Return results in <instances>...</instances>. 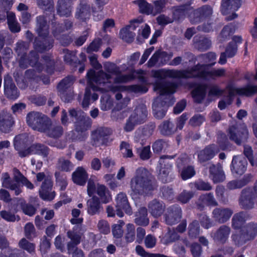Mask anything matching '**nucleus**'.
<instances>
[{
	"label": "nucleus",
	"mask_w": 257,
	"mask_h": 257,
	"mask_svg": "<svg viewBox=\"0 0 257 257\" xmlns=\"http://www.w3.org/2000/svg\"><path fill=\"white\" fill-rule=\"evenodd\" d=\"M233 211L229 208H216L213 211V217L218 222L223 223L231 217Z\"/></svg>",
	"instance_id": "c756f323"
},
{
	"label": "nucleus",
	"mask_w": 257,
	"mask_h": 257,
	"mask_svg": "<svg viewBox=\"0 0 257 257\" xmlns=\"http://www.w3.org/2000/svg\"><path fill=\"white\" fill-rule=\"evenodd\" d=\"M119 35L120 38L127 42H132L135 36L133 30L127 26L120 30Z\"/></svg>",
	"instance_id": "6e6d98bb"
},
{
	"label": "nucleus",
	"mask_w": 257,
	"mask_h": 257,
	"mask_svg": "<svg viewBox=\"0 0 257 257\" xmlns=\"http://www.w3.org/2000/svg\"><path fill=\"white\" fill-rule=\"evenodd\" d=\"M1 182L3 187L14 190L16 195H19L22 192L20 185L12 180L8 173L2 174Z\"/></svg>",
	"instance_id": "bb28decb"
},
{
	"label": "nucleus",
	"mask_w": 257,
	"mask_h": 257,
	"mask_svg": "<svg viewBox=\"0 0 257 257\" xmlns=\"http://www.w3.org/2000/svg\"><path fill=\"white\" fill-rule=\"evenodd\" d=\"M247 218L246 214L244 212L236 213L232 219V226L235 229L241 227Z\"/></svg>",
	"instance_id": "de8ad7c7"
},
{
	"label": "nucleus",
	"mask_w": 257,
	"mask_h": 257,
	"mask_svg": "<svg viewBox=\"0 0 257 257\" xmlns=\"http://www.w3.org/2000/svg\"><path fill=\"white\" fill-rule=\"evenodd\" d=\"M161 133L165 136H169L176 131L174 124L169 120L164 121L159 126Z\"/></svg>",
	"instance_id": "49530a36"
},
{
	"label": "nucleus",
	"mask_w": 257,
	"mask_h": 257,
	"mask_svg": "<svg viewBox=\"0 0 257 257\" xmlns=\"http://www.w3.org/2000/svg\"><path fill=\"white\" fill-rule=\"evenodd\" d=\"M67 236L71 239L67 244V248L69 253L73 252V250L77 248L76 246L80 243L81 241V235L72 230H69L67 233Z\"/></svg>",
	"instance_id": "58836bf2"
},
{
	"label": "nucleus",
	"mask_w": 257,
	"mask_h": 257,
	"mask_svg": "<svg viewBox=\"0 0 257 257\" xmlns=\"http://www.w3.org/2000/svg\"><path fill=\"white\" fill-rule=\"evenodd\" d=\"M195 174L194 168L192 166L184 168L181 173L182 178L184 180H187L194 176Z\"/></svg>",
	"instance_id": "774afa93"
},
{
	"label": "nucleus",
	"mask_w": 257,
	"mask_h": 257,
	"mask_svg": "<svg viewBox=\"0 0 257 257\" xmlns=\"http://www.w3.org/2000/svg\"><path fill=\"white\" fill-rule=\"evenodd\" d=\"M112 131L107 127H99L96 128L92 134V139L94 143L100 142L101 143H104L105 138L110 136Z\"/></svg>",
	"instance_id": "473e14b6"
},
{
	"label": "nucleus",
	"mask_w": 257,
	"mask_h": 257,
	"mask_svg": "<svg viewBox=\"0 0 257 257\" xmlns=\"http://www.w3.org/2000/svg\"><path fill=\"white\" fill-rule=\"evenodd\" d=\"M192 8L190 5H181L172 8V17L174 19H179L184 17L186 14L191 12Z\"/></svg>",
	"instance_id": "a19ab883"
},
{
	"label": "nucleus",
	"mask_w": 257,
	"mask_h": 257,
	"mask_svg": "<svg viewBox=\"0 0 257 257\" xmlns=\"http://www.w3.org/2000/svg\"><path fill=\"white\" fill-rule=\"evenodd\" d=\"M209 176L214 183H219L225 179V175L220 164H211L209 167Z\"/></svg>",
	"instance_id": "b1692460"
},
{
	"label": "nucleus",
	"mask_w": 257,
	"mask_h": 257,
	"mask_svg": "<svg viewBox=\"0 0 257 257\" xmlns=\"http://www.w3.org/2000/svg\"><path fill=\"white\" fill-rule=\"evenodd\" d=\"M160 70L153 71V76L158 79L154 84V89L160 93V96L155 99L152 107L154 116L156 118L161 119L165 115L169 105L167 101H163L162 100L164 99V97L166 98L167 97H171L169 94L175 92L177 86L174 83L165 82L164 79L167 77L162 78L156 76L155 73Z\"/></svg>",
	"instance_id": "f03ea898"
},
{
	"label": "nucleus",
	"mask_w": 257,
	"mask_h": 257,
	"mask_svg": "<svg viewBox=\"0 0 257 257\" xmlns=\"http://www.w3.org/2000/svg\"><path fill=\"white\" fill-rule=\"evenodd\" d=\"M166 2L165 0L155 1L153 2V5H151L150 9V15L155 16L162 12L165 8Z\"/></svg>",
	"instance_id": "864d4df0"
},
{
	"label": "nucleus",
	"mask_w": 257,
	"mask_h": 257,
	"mask_svg": "<svg viewBox=\"0 0 257 257\" xmlns=\"http://www.w3.org/2000/svg\"><path fill=\"white\" fill-rule=\"evenodd\" d=\"M73 5V0H58L56 6L57 13L61 16H70L72 13Z\"/></svg>",
	"instance_id": "5701e85b"
},
{
	"label": "nucleus",
	"mask_w": 257,
	"mask_h": 257,
	"mask_svg": "<svg viewBox=\"0 0 257 257\" xmlns=\"http://www.w3.org/2000/svg\"><path fill=\"white\" fill-rule=\"evenodd\" d=\"M29 150H30V154H38L44 157H47L49 152V149L47 146L39 143L33 144L29 148Z\"/></svg>",
	"instance_id": "c03bdc74"
},
{
	"label": "nucleus",
	"mask_w": 257,
	"mask_h": 257,
	"mask_svg": "<svg viewBox=\"0 0 257 257\" xmlns=\"http://www.w3.org/2000/svg\"><path fill=\"white\" fill-rule=\"evenodd\" d=\"M112 104V100L108 96L105 95L102 97L100 107L102 110L105 111L110 109Z\"/></svg>",
	"instance_id": "69168bd1"
},
{
	"label": "nucleus",
	"mask_w": 257,
	"mask_h": 257,
	"mask_svg": "<svg viewBox=\"0 0 257 257\" xmlns=\"http://www.w3.org/2000/svg\"><path fill=\"white\" fill-rule=\"evenodd\" d=\"M36 51L42 52L49 50L52 47V42L48 39H44L41 42L39 39H36L34 43Z\"/></svg>",
	"instance_id": "8fccbe9b"
},
{
	"label": "nucleus",
	"mask_w": 257,
	"mask_h": 257,
	"mask_svg": "<svg viewBox=\"0 0 257 257\" xmlns=\"http://www.w3.org/2000/svg\"><path fill=\"white\" fill-rule=\"evenodd\" d=\"M74 78L72 76L66 77L63 79L58 85L59 95L62 100L65 102H69L73 99V95L71 92L67 93V90L72 85Z\"/></svg>",
	"instance_id": "2eb2a0df"
},
{
	"label": "nucleus",
	"mask_w": 257,
	"mask_h": 257,
	"mask_svg": "<svg viewBox=\"0 0 257 257\" xmlns=\"http://www.w3.org/2000/svg\"><path fill=\"white\" fill-rule=\"evenodd\" d=\"M116 214L120 217L123 215L122 210H123L128 215H131L133 213L132 208L125 193H120L117 195L116 197Z\"/></svg>",
	"instance_id": "4468645a"
},
{
	"label": "nucleus",
	"mask_w": 257,
	"mask_h": 257,
	"mask_svg": "<svg viewBox=\"0 0 257 257\" xmlns=\"http://www.w3.org/2000/svg\"><path fill=\"white\" fill-rule=\"evenodd\" d=\"M97 73H95L93 70H90L87 73L88 83V86L87 87H88L90 90H92L93 91V93H91V95H92V99L94 101L97 100L98 98V94L96 93L95 91L98 90L104 91V90L99 88L101 87L102 86H100L99 84H96V83L92 80V78H94L95 75Z\"/></svg>",
	"instance_id": "2f4dec72"
},
{
	"label": "nucleus",
	"mask_w": 257,
	"mask_h": 257,
	"mask_svg": "<svg viewBox=\"0 0 257 257\" xmlns=\"http://www.w3.org/2000/svg\"><path fill=\"white\" fill-rule=\"evenodd\" d=\"M114 79L113 83L110 81L112 77L110 74L106 73L103 70L97 72V74L92 78L96 84L102 86L99 87L105 91H111L113 92L121 91L125 90V87L118 84L121 83L127 82L133 79L132 75H117Z\"/></svg>",
	"instance_id": "20e7f679"
},
{
	"label": "nucleus",
	"mask_w": 257,
	"mask_h": 257,
	"mask_svg": "<svg viewBox=\"0 0 257 257\" xmlns=\"http://www.w3.org/2000/svg\"><path fill=\"white\" fill-rule=\"evenodd\" d=\"M213 14V9L209 5H204L192 10L189 18L192 24H197L210 18Z\"/></svg>",
	"instance_id": "9d476101"
},
{
	"label": "nucleus",
	"mask_w": 257,
	"mask_h": 257,
	"mask_svg": "<svg viewBox=\"0 0 257 257\" xmlns=\"http://www.w3.org/2000/svg\"><path fill=\"white\" fill-rule=\"evenodd\" d=\"M130 187L136 195H146L154 189L151 174L145 168H140L131 179Z\"/></svg>",
	"instance_id": "7ed1b4c3"
},
{
	"label": "nucleus",
	"mask_w": 257,
	"mask_h": 257,
	"mask_svg": "<svg viewBox=\"0 0 257 257\" xmlns=\"http://www.w3.org/2000/svg\"><path fill=\"white\" fill-rule=\"evenodd\" d=\"M152 132L153 130L148 127L138 130L135 133V141L137 142L140 141L143 142L147 138L152 135Z\"/></svg>",
	"instance_id": "3c124183"
},
{
	"label": "nucleus",
	"mask_w": 257,
	"mask_h": 257,
	"mask_svg": "<svg viewBox=\"0 0 257 257\" xmlns=\"http://www.w3.org/2000/svg\"><path fill=\"white\" fill-rule=\"evenodd\" d=\"M120 150L123 157H133L132 148L128 143L122 142L120 145Z\"/></svg>",
	"instance_id": "13d9d810"
},
{
	"label": "nucleus",
	"mask_w": 257,
	"mask_h": 257,
	"mask_svg": "<svg viewBox=\"0 0 257 257\" xmlns=\"http://www.w3.org/2000/svg\"><path fill=\"white\" fill-rule=\"evenodd\" d=\"M197 204L200 209H202L205 205L215 206L217 205L213 195L210 193L201 195L199 197Z\"/></svg>",
	"instance_id": "79ce46f5"
},
{
	"label": "nucleus",
	"mask_w": 257,
	"mask_h": 257,
	"mask_svg": "<svg viewBox=\"0 0 257 257\" xmlns=\"http://www.w3.org/2000/svg\"><path fill=\"white\" fill-rule=\"evenodd\" d=\"M36 31L41 37L45 38L48 36L49 34L48 26L44 16H39L37 18Z\"/></svg>",
	"instance_id": "4c0bfd02"
},
{
	"label": "nucleus",
	"mask_w": 257,
	"mask_h": 257,
	"mask_svg": "<svg viewBox=\"0 0 257 257\" xmlns=\"http://www.w3.org/2000/svg\"><path fill=\"white\" fill-rule=\"evenodd\" d=\"M102 210L99 199L93 197L87 202V211L90 215H94L99 214Z\"/></svg>",
	"instance_id": "c9c22d12"
},
{
	"label": "nucleus",
	"mask_w": 257,
	"mask_h": 257,
	"mask_svg": "<svg viewBox=\"0 0 257 257\" xmlns=\"http://www.w3.org/2000/svg\"><path fill=\"white\" fill-rule=\"evenodd\" d=\"M229 139L237 145L246 142L248 137V132L244 124L231 126L228 129Z\"/></svg>",
	"instance_id": "1a4fd4ad"
},
{
	"label": "nucleus",
	"mask_w": 257,
	"mask_h": 257,
	"mask_svg": "<svg viewBox=\"0 0 257 257\" xmlns=\"http://www.w3.org/2000/svg\"><path fill=\"white\" fill-rule=\"evenodd\" d=\"M104 70L109 74L118 75L120 73L119 68L114 63L107 62L104 65Z\"/></svg>",
	"instance_id": "680f3d73"
},
{
	"label": "nucleus",
	"mask_w": 257,
	"mask_h": 257,
	"mask_svg": "<svg viewBox=\"0 0 257 257\" xmlns=\"http://www.w3.org/2000/svg\"><path fill=\"white\" fill-rule=\"evenodd\" d=\"M148 115L147 108L145 106L137 107L130 116L133 117L132 119L137 124L145 122Z\"/></svg>",
	"instance_id": "f704fd0d"
},
{
	"label": "nucleus",
	"mask_w": 257,
	"mask_h": 257,
	"mask_svg": "<svg viewBox=\"0 0 257 257\" xmlns=\"http://www.w3.org/2000/svg\"><path fill=\"white\" fill-rule=\"evenodd\" d=\"M182 211L178 206H173L168 208L165 215V221L169 225L177 223L181 219Z\"/></svg>",
	"instance_id": "6ab92c4d"
},
{
	"label": "nucleus",
	"mask_w": 257,
	"mask_h": 257,
	"mask_svg": "<svg viewBox=\"0 0 257 257\" xmlns=\"http://www.w3.org/2000/svg\"><path fill=\"white\" fill-rule=\"evenodd\" d=\"M91 15V6L87 0H80L76 8L75 17L82 21L89 19Z\"/></svg>",
	"instance_id": "f3484780"
},
{
	"label": "nucleus",
	"mask_w": 257,
	"mask_h": 257,
	"mask_svg": "<svg viewBox=\"0 0 257 257\" xmlns=\"http://www.w3.org/2000/svg\"><path fill=\"white\" fill-rule=\"evenodd\" d=\"M241 231L240 235L233 234L232 236V239L236 244H242L247 240L253 239L257 234V224L249 223L243 227Z\"/></svg>",
	"instance_id": "9b49d317"
},
{
	"label": "nucleus",
	"mask_w": 257,
	"mask_h": 257,
	"mask_svg": "<svg viewBox=\"0 0 257 257\" xmlns=\"http://www.w3.org/2000/svg\"><path fill=\"white\" fill-rule=\"evenodd\" d=\"M148 208L150 214L154 217H159L164 213L166 206L163 201L155 199L149 202Z\"/></svg>",
	"instance_id": "412c9836"
},
{
	"label": "nucleus",
	"mask_w": 257,
	"mask_h": 257,
	"mask_svg": "<svg viewBox=\"0 0 257 257\" xmlns=\"http://www.w3.org/2000/svg\"><path fill=\"white\" fill-rule=\"evenodd\" d=\"M96 192L103 203H106L111 199L108 190L103 185L98 184Z\"/></svg>",
	"instance_id": "a18cd8bd"
},
{
	"label": "nucleus",
	"mask_w": 257,
	"mask_h": 257,
	"mask_svg": "<svg viewBox=\"0 0 257 257\" xmlns=\"http://www.w3.org/2000/svg\"><path fill=\"white\" fill-rule=\"evenodd\" d=\"M5 94L10 99H16L19 96L18 90L13 83L11 76L7 75L5 77Z\"/></svg>",
	"instance_id": "a878e982"
},
{
	"label": "nucleus",
	"mask_w": 257,
	"mask_h": 257,
	"mask_svg": "<svg viewBox=\"0 0 257 257\" xmlns=\"http://www.w3.org/2000/svg\"><path fill=\"white\" fill-rule=\"evenodd\" d=\"M256 197L251 188L243 189L239 198V204L244 209H250L253 207L254 199Z\"/></svg>",
	"instance_id": "ddd939ff"
},
{
	"label": "nucleus",
	"mask_w": 257,
	"mask_h": 257,
	"mask_svg": "<svg viewBox=\"0 0 257 257\" xmlns=\"http://www.w3.org/2000/svg\"><path fill=\"white\" fill-rule=\"evenodd\" d=\"M173 156H164L160 158L159 161V178L164 182H169L171 180L172 164L168 159H173Z\"/></svg>",
	"instance_id": "f8f14e48"
},
{
	"label": "nucleus",
	"mask_w": 257,
	"mask_h": 257,
	"mask_svg": "<svg viewBox=\"0 0 257 257\" xmlns=\"http://www.w3.org/2000/svg\"><path fill=\"white\" fill-rule=\"evenodd\" d=\"M193 42L195 47L201 51L207 50L211 45L209 39L199 35L196 36L193 38Z\"/></svg>",
	"instance_id": "ea45409f"
},
{
	"label": "nucleus",
	"mask_w": 257,
	"mask_h": 257,
	"mask_svg": "<svg viewBox=\"0 0 257 257\" xmlns=\"http://www.w3.org/2000/svg\"><path fill=\"white\" fill-rule=\"evenodd\" d=\"M242 0H221L220 11L222 15L231 14L226 18L227 21H231L237 16L235 11H237L241 6Z\"/></svg>",
	"instance_id": "6e6552de"
},
{
	"label": "nucleus",
	"mask_w": 257,
	"mask_h": 257,
	"mask_svg": "<svg viewBox=\"0 0 257 257\" xmlns=\"http://www.w3.org/2000/svg\"><path fill=\"white\" fill-rule=\"evenodd\" d=\"M19 246L20 248L27 250L29 253H32L35 251V245L26 238H23L20 240L19 243Z\"/></svg>",
	"instance_id": "bf43d9fd"
},
{
	"label": "nucleus",
	"mask_w": 257,
	"mask_h": 257,
	"mask_svg": "<svg viewBox=\"0 0 257 257\" xmlns=\"http://www.w3.org/2000/svg\"><path fill=\"white\" fill-rule=\"evenodd\" d=\"M88 175L83 167H77L72 174L73 182L78 185L84 186L88 179Z\"/></svg>",
	"instance_id": "cd10ccee"
},
{
	"label": "nucleus",
	"mask_w": 257,
	"mask_h": 257,
	"mask_svg": "<svg viewBox=\"0 0 257 257\" xmlns=\"http://www.w3.org/2000/svg\"><path fill=\"white\" fill-rule=\"evenodd\" d=\"M234 28L232 24H229L225 26L221 31L218 37V40L219 42H222L228 40L231 35L233 33Z\"/></svg>",
	"instance_id": "09e8293b"
},
{
	"label": "nucleus",
	"mask_w": 257,
	"mask_h": 257,
	"mask_svg": "<svg viewBox=\"0 0 257 257\" xmlns=\"http://www.w3.org/2000/svg\"><path fill=\"white\" fill-rule=\"evenodd\" d=\"M63 127L60 124L52 123L50 119H49V124L43 132L48 137L53 139L60 138L63 135Z\"/></svg>",
	"instance_id": "393cba45"
},
{
	"label": "nucleus",
	"mask_w": 257,
	"mask_h": 257,
	"mask_svg": "<svg viewBox=\"0 0 257 257\" xmlns=\"http://www.w3.org/2000/svg\"><path fill=\"white\" fill-rule=\"evenodd\" d=\"M230 233L229 227L223 225L214 233L212 237L215 241L224 243L227 239Z\"/></svg>",
	"instance_id": "72a5a7b5"
},
{
	"label": "nucleus",
	"mask_w": 257,
	"mask_h": 257,
	"mask_svg": "<svg viewBox=\"0 0 257 257\" xmlns=\"http://www.w3.org/2000/svg\"><path fill=\"white\" fill-rule=\"evenodd\" d=\"M28 49V44L24 42H19L17 44L15 50L20 58V67L25 69L28 66L27 60L26 58V52Z\"/></svg>",
	"instance_id": "7c9ffc66"
},
{
	"label": "nucleus",
	"mask_w": 257,
	"mask_h": 257,
	"mask_svg": "<svg viewBox=\"0 0 257 257\" xmlns=\"http://www.w3.org/2000/svg\"><path fill=\"white\" fill-rule=\"evenodd\" d=\"M216 58L215 54L213 52H209L199 57V60H203V62L205 63V65L203 64L205 66L214 65L215 63V60ZM205 67L206 68V67Z\"/></svg>",
	"instance_id": "4d7b16f0"
},
{
	"label": "nucleus",
	"mask_w": 257,
	"mask_h": 257,
	"mask_svg": "<svg viewBox=\"0 0 257 257\" xmlns=\"http://www.w3.org/2000/svg\"><path fill=\"white\" fill-rule=\"evenodd\" d=\"M14 123V118L11 114L6 111L0 112V131L7 133L10 132Z\"/></svg>",
	"instance_id": "4be33fe9"
},
{
	"label": "nucleus",
	"mask_w": 257,
	"mask_h": 257,
	"mask_svg": "<svg viewBox=\"0 0 257 257\" xmlns=\"http://www.w3.org/2000/svg\"><path fill=\"white\" fill-rule=\"evenodd\" d=\"M56 184L60 187L61 190H65L67 186L66 177L62 175L60 173H55Z\"/></svg>",
	"instance_id": "338daca9"
},
{
	"label": "nucleus",
	"mask_w": 257,
	"mask_h": 257,
	"mask_svg": "<svg viewBox=\"0 0 257 257\" xmlns=\"http://www.w3.org/2000/svg\"><path fill=\"white\" fill-rule=\"evenodd\" d=\"M229 98L225 102L224 100H221L218 103V107L220 109H224L227 105L231 103V97L235 95H244L249 96L257 93V85H248L244 87L238 88L234 86L229 85L227 87Z\"/></svg>",
	"instance_id": "39448f33"
},
{
	"label": "nucleus",
	"mask_w": 257,
	"mask_h": 257,
	"mask_svg": "<svg viewBox=\"0 0 257 257\" xmlns=\"http://www.w3.org/2000/svg\"><path fill=\"white\" fill-rule=\"evenodd\" d=\"M206 90V86L204 85H199L192 92L194 101L200 102L205 96Z\"/></svg>",
	"instance_id": "603ef678"
},
{
	"label": "nucleus",
	"mask_w": 257,
	"mask_h": 257,
	"mask_svg": "<svg viewBox=\"0 0 257 257\" xmlns=\"http://www.w3.org/2000/svg\"><path fill=\"white\" fill-rule=\"evenodd\" d=\"M135 238V228L133 224H128L126 225V232L125 239L128 242H133Z\"/></svg>",
	"instance_id": "0e129e2a"
},
{
	"label": "nucleus",
	"mask_w": 257,
	"mask_h": 257,
	"mask_svg": "<svg viewBox=\"0 0 257 257\" xmlns=\"http://www.w3.org/2000/svg\"><path fill=\"white\" fill-rule=\"evenodd\" d=\"M200 233L199 222L193 220L188 226V235L191 238H196Z\"/></svg>",
	"instance_id": "5fc2aeb1"
},
{
	"label": "nucleus",
	"mask_w": 257,
	"mask_h": 257,
	"mask_svg": "<svg viewBox=\"0 0 257 257\" xmlns=\"http://www.w3.org/2000/svg\"><path fill=\"white\" fill-rule=\"evenodd\" d=\"M8 246L9 242L7 239L4 236H0V248L2 249L0 257H16L15 249L7 248Z\"/></svg>",
	"instance_id": "37998d69"
},
{
	"label": "nucleus",
	"mask_w": 257,
	"mask_h": 257,
	"mask_svg": "<svg viewBox=\"0 0 257 257\" xmlns=\"http://www.w3.org/2000/svg\"><path fill=\"white\" fill-rule=\"evenodd\" d=\"M91 125V121L90 118L86 116L85 113L80 114V118H78L75 122V131L78 133L81 132V134L77 136L75 135V132H71L70 139L73 141H83L88 137V134L84 133L88 130Z\"/></svg>",
	"instance_id": "0eeeda50"
},
{
	"label": "nucleus",
	"mask_w": 257,
	"mask_h": 257,
	"mask_svg": "<svg viewBox=\"0 0 257 257\" xmlns=\"http://www.w3.org/2000/svg\"><path fill=\"white\" fill-rule=\"evenodd\" d=\"M219 151V149L214 145L207 146L200 151L198 155L200 162H204L212 159Z\"/></svg>",
	"instance_id": "c85d7f7f"
},
{
	"label": "nucleus",
	"mask_w": 257,
	"mask_h": 257,
	"mask_svg": "<svg viewBox=\"0 0 257 257\" xmlns=\"http://www.w3.org/2000/svg\"><path fill=\"white\" fill-rule=\"evenodd\" d=\"M53 183L52 178H47L43 181L39 190L40 197L44 200H51L55 196L54 191H52Z\"/></svg>",
	"instance_id": "a211bd4d"
},
{
	"label": "nucleus",
	"mask_w": 257,
	"mask_h": 257,
	"mask_svg": "<svg viewBox=\"0 0 257 257\" xmlns=\"http://www.w3.org/2000/svg\"><path fill=\"white\" fill-rule=\"evenodd\" d=\"M49 118L37 111H31L26 116V122L32 129L43 133L49 124Z\"/></svg>",
	"instance_id": "423d86ee"
},
{
	"label": "nucleus",
	"mask_w": 257,
	"mask_h": 257,
	"mask_svg": "<svg viewBox=\"0 0 257 257\" xmlns=\"http://www.w3.org/2000/svg\"><path fill=\"white\" fill-rule=\"evenodd\" d=\"M133 3L138 5L141 13L150 15L151 4H148L144 0H136Z\"/></svg>",
	"instance_id": "052dcab7"
},
{
	"label": "nucleus",
	"mask_w": 257,
	"mask_h": 257,
	"mask_svg": "<svg viewBox=\"0 0 257 257\" xmlns=\"http://www.w3.org/2000/svg\"><path fill=\"white\" fill-rule=\"evenodd\" d=\"M167 147V143L162 140L156 141L152 146L154 152L157 153H159L163 150L166 149Z\"/></svg>",
	"instance_id": "e2e57ef3"
},
{
	"label": "nucleus",
	"mask_w": 257,
	"mask_h": 257,
	"mask_svg": "<svg viewBox=\"0 0 257 257\" xmlns=\"http://www.w3.org/2000/svg\"><path fill=\"white\" fill-rule=\"evenodd\" d=\"M135 222L138 225L147 226L149 223L147 209L145 207L140 208L136 212Z\"/></svg>",
	"instance_id": "e433bc0d"
},
{
	"label": "nucleus",
	"mask_w": 257,
	"mask_h": 257,
	"mask_svg": "<svg viewBox=\"0 0 257 257\" xmlns=\"http://www.w3.org/2000/svg\"><path fill=\"white\" fill-rule=\"evenodd\" d=\"M247 161L242 156H234L231 165V171L233 174H242L246 170Z\"/></svg>",
	"instance_id": "aec40b11"
},
{
	"label": "nucleus",
	"mask_w": 257,
	"mask_h": 257,
	"mask_svg": "<svg viewBox=\"0 0 257 257\" xmlns=\"http://www.w3.org/2000/svg\"><path fill=\"white\" fill-rule=\"evenodd\" d=\"M28 143V136L26 134L17 136L14 139V147L20 157H25L30 155L29 148L26 149Z\"/></svg>",
	"instance_id": "dca6fc26"
},
{
	"label": "nucleus",
	"mask_w": 257,
	"mask_h": 257,
	"mask_svg": "<svg viewBox=\"0 0 257 257\" xmlns=\"http://www.w3.org/2000/svg\"><path fill=\"white\" fill-rule=\"evenodd\" d=\"M224 69L207 70L204 65H197L190 70H178L175 69H161L155 73V76L162 78L171 77L172 78H188L200 77L204 79H214L215 77L224 75Z\"/></svg>",
	"instance_id": "f257e3e1"
}]
</instances>
